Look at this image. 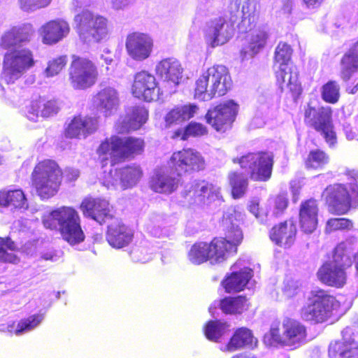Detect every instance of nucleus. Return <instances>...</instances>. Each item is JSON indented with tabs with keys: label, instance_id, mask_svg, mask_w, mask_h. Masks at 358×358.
I'll list each match as a JSON object with an SVG mask.
<instances>
[{
	"label": "nucleus",
	"instance_id": "1",
	"mask_svg": "<svg viewBox=\"0 0 358 358\" xmlns=\"http://www.w3.org/2000/svg\"><path fill=\"white\" fill-rule=\"evenodd\" d=\"M34 34L30 24L13 26L4 31L0 38V48L7 50L3 59L2 79L6 84H12L35 64L33 51L22 45L29 43Z\"/></svg>",
	"mask_w": 358,
	"mask_h": 358
},
{
	"label": "nucleus",
	"instance_id": "2",
	"mask_svg": "<svg viewBox=\"0 0 358 358\" xmlns=\"http://www.w3.org/2000/svg\"><path fill=\"white\" fill-rule=\"evenodd\" d=\"M80 172L75 169L65 170L64 177L67 182L76 181ZM64 171L59 164L53 159H44L38 162L31 173V187L41 200H48L55 196L61 187Z\"/></svg>",
	"mask_w": 358,
	"mask_h": 358
},
{
	"label": "nucleus",
	"instance_id": "3",
	"mask_svg": "<svg viewBox=\"0 0 358 358\" xmlns=\"http://www.w3.org/2000/svg\"><path fill=\"white\" fill-rule=\"evenodd\" d=\"M145 147L142 138L112 135L101 141L97 147V162L101 168L115 166L142 155Z\"/></svg>",
	"mask_w": 358,
	"mask_h": 358
},
{
	"label": "nucleus",
	"instance_id": "4",
	"mask_svg": "<svg viewBox=\"0 0 358 358\" xmlns=\"http://www.w3.org/2000/svg\"><path fill=\"white\" fill-rule=\"evenodd\" d=\"M42 222L45 229L58 231L62 238L71 245L79 244L85 238L80 216L73 207L57 208L45 215Z\"/></svg>",
	"mask_w": 358,
	"mask_h": 358
},
{
	"label": "nucleus",
	"instance_id": "5",
	"mask_svg": "<svg viewBox=\"0 0 358 358\" xmlns=\"http://www.w3.org/2000/svg\"><path fill=\"white\" fill-rule=\"evenodd\" d=\"M227 69L222 65L209 68L196 80L195 97L203 101L212 99L216 94L222 96L231 87Z\"/></svg>",
	"mask_w": 358,
	"mask_h": 358
},
{
	"label": "nucleus",
	"instance_id": "6",
	"mask_svg": "<svg viewBox=\"0 0 358 358\" xmlns=\"http://www.w3.org/2000/svg\"><path fill=\"white\" fill-rule=\"evenodd\" d=\"M306 336V328L303 324L287 317L279 324H273L264 341L269 345L277 343L296 348L305 343Z\"/></svg>",
	"mask_w": 358,
	"mask_h": 358
},
{
	"label": "nucleus",
	"instance_id": "7",
	"mask_svg": "<svg viewBox=\"0 0 358 358\" xmlns=\"http://www.w3.org/2000/svg\"><path fill=\"white\" fill-rule=\"evenodd\" d=\"M339 306V302L334 296L324 289H315L310 292L306 305L301 309V315L306 321L322 323L330 317L331 312Z\"/></svg>",
	"mask_w": 358,
	"mask_h": 358
},
{
	"label": "nucleus",
	"instance_id": "8",
	"mask_svg": "<svg viewBox=\"0 0 358 358\" xmlns=\"http://www.w3.org/2000/svg\"><path fill=\"white\" fill-rule=\"evenodd\" d=\"M71 58L67 75L72 88L85 90L93 87L99 78L96 64L87 57L72 55Z\"/></svg>",
	"mask_w": 358,
	"mask_h": 358
},
{
	"label": "nucleus",
	"instance_id": "9",
	"mask_svg": "<svg viewBox=\"0 0 358 358\" xmlns=\"http://www.w3.org/2000/svg\"><path fill=\"white\" fill-rule=\"evenodd\" d=\"M75 29L85 40L99 42L105 38L109 32V23L106 17L95 15L90 10H83L75 15Z\"/></svg>",
	"mask_w": 358,
	"mask_h": 358
},
{
	"label": "nucleus",
	"instance_id": "10",
	"mask_svg": "<svg viewBox=\"0 0 358 358\" xmlns=\"http://www.w3.org/2000/svg\"><path fill=\"white\" fill-rule=\"evenodd\" d=\"M182 194L189 203L198 206L224 201L221 187L206 180L196 179L187 183Z\"/></svg>",
	"mask_w": 358,
	"mask_h": 358
},
{
	"label": "nucleus",
	"instance_id": "11",
	"mask_svg": "<svg viewBox=\"0 0 358 358\" xmlns=\"http://www.w3.org/2000/svg\"><path fill=\"white\" fill-rule=\"evenodd\" d=\"M273 155L268 152H250L241 158H234V163L240 164L255 181H266L270 178L273 168Z\"/></svg>",
	"mask_w": 358,
	"mask_h": 358
},
{
	"label": "nucleus",
	"instance_id": "12",
	"mask_svg": "<svg viewBox=\"0 0 358 358\" xmlns=\"http://www.w3.org/2000/svg\"><path fill=\"white\" fill-rule=\"evenodd\" d=\"M332 110L330 107L314 108L310 105L305 110V122L319 132L329 147L336 143L337 138L331 120Z\"/></svg>",
	"mask_w": 358,
	"mask_h": 358
},
{
	"label": "nucleus",
	"instance_id": "13",
	"mask_svg": "<svg viewBox=\"0 0 358 358\" xmlns=\"http://www.w3.org/2000/svg\"><path fill=\"white\" fill-rule=\"evenodd\" d=\"M351 192L340 184L328 186L322 194V197L332 213L338 215L346 213L350 208L351 201L358 202V185L351 184Z\"/></svg>",
	"mask_w": 358,
	"mask_h": 358
},
{
	"label": "nucleus",
	"instance_id": "14",
	"mask_svg": "<svg viewBox=\"0 0 358 358\" xmlns=\"http://www.w3.org/2000/svg\"><path fill=\"white\" fill-rule=\"evenodd\" d=\"M131 94L140 101L152 102L160 99L162 92L155 75L148 71L141 70L134 75Z\"/></svg>",
	"mask_w": 358,
	"mask_h": 358
},
{
	"label": "nucleus",
	"instance_id": "15",
	"mask_svg": "<svg viewBox=\"0 0 358 358\" xmlns=\"http://www.w3.org/2000/svg\"><path fill=\"white\" fill-rule=\"evenodd\" d=\"M259 7V3L255 0H231L228 6L229 20L236 22L241 15L239 28L246 31L257 22Z\"/></svg>",
	"mask_w": 358,
	"mask_h": 358
},
{
	"label": "nucleus",
	"instance_id": "16",
	"mask_svg": "<svg viewBox=\"0 0 358 358\" xmlns=\"http://www.w3.org/2000/svg\"><path fill=\"white\" fill-rule=\"evenodd\" d=\"M238 111V105L233 100H229L209 109L205 119L216 131H225L234 122Z\"/></svg>",
	"mask_w": 358,
	"mask_h": 358
},
{
	"label": "nucleus",
	"instance_id": "17",
	"mask_svg": "<svg viewBox=\"0 0 358 358\" xmlns=\"http://www.w3.org/2000/svg\"><path fill=\"white\" fill-rule=\"evenodd\" d=\"M143 171L139 165H125L120 168L111 169L103 178V184L107 187L119 185L121 189L132 188L140 181Z\"/></svg>",
	"mask_w": 358,
	"mask_h": 358
},
{
	"label": "nucleus",
	"instance_id": "18",
	"mask_svg": "<svg viewBox=\"0 0 358 358\" xmlns=\"http://www.w3.org/2000/svg\"><path fill=\"white\" fill-rule=\"evenodd\" d=\"M232 21L224 18H217L210 21L206 26L205 36L206 41L212 47L222 45L227 43L234 34Z\"/></svg>",
	"mask_w": 358,
	"mask_h": 358
},
{
	"label": "nucleus",
	"instance_id": "19",
	"mask_svg": "<svg viewBox=\"0 0 358 358\" xmlns=\"http://www.w3.org/2000/svg\"><path fill=\"white\" fill-rule=\"evenodd\" d=\"M80 208L85 216L93 219L100 224H106L116 215L110 208L108 202L99 198L84 199Z\"/></svg>",
	"mask_w": 358,
	"mask_h": 358
},
{
	"label": "nucleus",
	"instance_id": "20",
	"mask_svg": "<svg viewBox=\"0 0 358 358\" xmlns=\"http://www.w3.org/2000/svg\"><path fill=\"white\" fill-rule=\"evenodd\" d=\"M106 224H107L106 238L112 248L122 249L131 243L134 238L133 233L117 215Z\"/></svg>",
	"mask_w": 358,
	"mask_h": 358
},
{
	"label": "nucleus",
	"instance_id": "21",
	"mask_svg": "<svg viewBox=\"0 0 358 358\" xmlns=\"http://www.w3.org/2000/svg\"><path fill=\"white\" fill-rule=\"evenodd\" d=\"M99 127L98 118L78 114L74 115L64 129V136L68 138H86L94 133Z\"/></svg>",
	"mask_w": 358,
	"mask_h": 358
},
{
	"label": "nucleus",
	"instance_id": "22",
	"mask_svg": "<svg viewBox=\"0 0 358 358\" xmlns=\"http://www.w3.org/2000/svg\"><path fill=\"white\" fill-rule=\"evenodd\" d=\"M60 109V103L57 99L38 96L31 99L26 106L25 115L30 120L36 121L39 116L43 118L55 116Z\"/></svg>",
	"mask_w": 358,
	"mask_h": 358
},
{
	"label": "nucleus",
	"instance_id": "23",
	"mask_svg": "<svg viewBox=\"0 0 358 358\" xmlns=\"http://www.w3.org/2000/svg\"><path fill=\"white\" fill-rule=\"evenodd\" d=\"M125 46L128 55L133 59L143 61L150 57L153 42L148 35L134 32L127 36Z\"/></svg>",
	"mask_w": 358,
	"mask_h": 358
},
{
	"label": "nucleus",
	"instance_id": "24",
	"mask_svg": "<svg viewBox=\"0 0 358 358\" xmlns=\"http://www.w3.org/2000/svg\"><path fill=\"white\" fill-rule=\"evenodd\" d=\"M70 31L69 24L60 19L52 20L41 26L39 34L42 43L52 45L65 38Z\"/></svg>",
	"mask_w": 358,
	"mask_h": 358
},
{
	"label": "nucleus",
	"instance_id": "25",
	"mask_svg": "<svg viewBox=\"0 0 358 358\" xmlns=\"http://www.w3.org/2000/svg\"><path fill=\"white\" fill-rule=\"evenodd\" d=\"M347 268L332 261L324 263L317 271L318 279L324 284L331 287H342L346 283Z\"/></svg>",
	"mask_w": 358,
	"mask_h": 358
},
{
	"label": "nucleus",
	"instance_id": "26",
	"mask_svg": "<svg viewBox=\"0 0 358 358\" xmlns=\"http://www.w3.org/2000/svg\"><path fill=\"white\" fill-rule=\"evenodd\" d=\"M93 104L105 116L113 114L120 105V96L117 90L106 87L99 90L92 98Z\"/></svg>",
	"mask_w": 358,
	"mask_h": 358
},
{
	"label": "nucleus",
	"instance_id": "27",
	"mask_svg": "<svg viewBox=\"0 0 358 358\" xmlns=\"http://www.w3.org/2000/svg\"><path fill=\"white\" fill-rule=\"evenodd\" d=\"M268 38L267 31L263 29H256L248 34L245 43L241 50L242 59L252 58L263 50Z\"/></svg>",
	"mask_w": 358,
	"mask_h": 358
},
{
	"label": "nucleus",
	"instance_id": "28",
	"mask_svg": "<svg viewBox=\"0 0 358 358\" xmlns=\"http://www.w3.org/2000/svg\"><path fill=\"white\" fill-rule=\"evenodd\" d=\"M349 329H345L341 341L331 342L329 347V358H358V344L352 338H346Z\"/></svg>",
	"mask_w": 358,
	"mask_h": 358
},
{
	"label": "nucleus",
	"instance_id": "29",
	"mask_svg": "<svg viewBox=\"0 0 358 358\" xmlns=\"http://www.w3.org/2000/svg\"><path fill=\"white\" fill-rule=\"evenodd\" d=\"M296 234V224L292 220H287L273 227L270 231V238L276 245L287 248L294 243Z\"/></svg>",
	"mask_w": 358,
	"mask_h": 358
},
{
	"label": "nucleus",
	"instance_id": "30",
	"mask_svg": "<svg viewBox=\"0 0 358 358\" xmlns=\"http://www.w3.org/2000/svg\"><path fill=\"white\" fill-rule=\"evenodd\" d=\"M318 205L315 199H308L301 204L300 224L302 230L308 234L313 232L317 225Z\"/></svg>",
	"mask_w": 358,
	"mask_h": 358
},
{
	"label": "nucleus",
	"instance_id": "31",
	"mask_svg": "<svg viewBox=\"0 0 358 358\" xmlns=\"http://www.w3.org/2000/svg\"><path fill=\"white\" fill-rule=\"evenodd\" d=\"M148 112L145 107L134 106L126 109L122 122L124 131L130 132L139 129L147 121Z\"/></svg>",
	"mask_w": 358,
	"mask_h": 358
},
{
	"label": "nucleus",
	"instance_id": "32",
	"mask_svg": "<svg viewBox=\"0 0 358 358\" xmlns=\"http://www.w3.org/2000/svg\"><path fill=\"white\" fill-rule=\"evenodd\" d=\"M205 159L199 152L187 148L180 151V172L192 173L204 170Z\"/></svg>",
	"mask_w": 358,
	"mask_h": 358
},
{
	"label": "nucleus",
	"instance_id": "33",
	"mask_svg": "<svg viewBox=\"0 0 358 358\" xmlns=\"http://www.w3.org/2000/svg\"><path fill=\"white\" fill-rule=\"evenodd\" d=\"M275 69L277 81L282 90L287 88L292 92L296 94L300 92L298 72L295 67L292 65H285Z\"/></svg>",
	"mask_w": 358,
	"mask_h": 358
},
{
	"label": "nucleus",
	"instance_id": "34",
	"mask_svg": "<svg viewBox=\"0 0 358 358\" xmlns=\"http://www.w3.org/2000/svg\"><path fill=\"white\" fill-rule=\"evenodd\" d=\"M257 340L254 338L252 331L246 327H241L236 330L229 342L225 345L224 351L234 352L245 346L256 345Z\"/></svg>",
	"mask_w": 358,
	"mask_h": 358
},
{
	"label": "nucleus",
	"instance_id": "35",
	"mask_svg": "<svg viewBox=\"0 0 358 358\" xmlns=\"http://www.w3.org/2000/svg\"><path fill=\"white\" fill-rule=\"evenodd\" d=\"M0 206L24 210L29 208L26 195L21 189L0 190Z\"/></svg>",
	"mask_w": 358,
	"mask_h": 358
},
{
	"label": "nucleus",
	"instance_id": "36",
	"mask_svg": "<svg viewBox=\"0 0 358 358\" xmlns=\"http://www.w3.org/2000/svg\"><path fill=\"white\" fill-rule=\"evenodd\" d=\"M234 214L227 213L224 215L222 224L226 228L225 238L222 239L226 241L230 245V248L234 252H236L237 246L241 243L243 235L239 227L234 222Z\"/></svg>",
	"mask_w": 358,
	"mask_h": 358
},
{
	"label": "nucleus",
	"instance_id": "37",
	"mask_svg": "<svg viewBox=\"0 0 358 358\" xmlns=\"http://www.w3.org/2000/svg\"><path fill=\"white\" fill-rule=\"evenodd\" d=\"M252 276V271L245 267L238 272L233 271L231 275L222 282V285L227 292H240L243 289Z\"/></svg>",
	"mask_w": 358,
	"mask_h": 358
},
{
	"label": "nucleus",
	"instance_id": "38",
	"mask_svg": "<svg viewBox=\"0 0 358 358\" xmlns=\"http://www.w3.org/2000/svg\"><path fill=\"white\" fill-rule=\"evenodd\" d=\"M157 72L168 83H173L175 86L179 83V62L177 59L167 58L162 60L156 67Z\"/></svg>",
	"mask_w": 358,
	"mask_h": 358
},
{
	"label": "nucleus",
	"instance_id": "39",
	"mask_svg": "<svg viewBox=\"0 0 358 358\" xmlns=\"http://www.w3.org/2000/svg\"><path fill=\"white\" fill-rule=\"evenodd\" d=\"M226 241L222 238H215L210 243L209 246V260L211 263H220L224 262L228 257L230 253H234L233 249L230 248V245Z\"/></svg>",
	"mask_w": 358,
	"mask_h": 358
},
{
	"label": "nucleus",
	"instance_id": "40",
	"mask_svg": "<svg viewBox=\"0 0 358 358\" xmlns=\"http://www.w3.org/2000/svg\"><path fill=\"white\" fill-rule=\"evenodd\" d=\"M354 240L348 239L340 243L334 249L332 262L349 268L352 265V254L354 250Z\"/></svg>",
	"mask_w": 358,
	"mask_h": 358
},
{
	"label": "nucleus",
	"instance_id": "41",
	"mask_svg": "<svg viewBox=\"0 0 358 358\" xmlns=\"http://www.w3.org/2000/svg\"><path fill=\"white\" fill-rule=\"evenodd\" d=\"M150 187L155 192L169 194L177 189V182L172 177L157 173L150 178Z\"/></svg>",
	"mask_w": 358,
	"mask_h": 358
},
{
	"label": "nucleus",
	"instance_id": "42",
	"mask_svg": "<svg viewBox=\"0 0 358 358\" xmlns=\"http://www.w3.org/2000/svg\"><path fill=\"white\" fill-rule=\"evenodd\" d=\"M228 182L231 189V196L238 199L245 196L248 187V178L245 174L231 171L228 174Z\"/></svg>",
	"mask_w": 358,
	"mask_h": 358
},
{
	"label": "nucleus",
	"instance_id": "43",
	"mask_svg": "<svg viewBox=\"0 0 358 358\" xmlns=\"http://www.w3.org/2000/svg\"><path fill=\"white\" fill-rule=\"evenodd\" d=\"M249 304L245 297L225 298L220 301V308L227 314L241 313L248 309Z\"/></svg>",
	"mask_w": 358,
	"mask_h": 358
},
{
	"label": "nucleus",
	"instance_id": "44",
	"mask_svg": "<svg viewBox=\"0 0 358 358\" xmlns=\"http://www.w3.org/2000/svg\"><path fill=\"white\" fill-rule=\"evenodd\" d=\"M15 250V243L10 238L0 237V262L9 264L18 263L19 258L13 252Z\"/></svg>",
	"mask_w": 358,
	"mask_h": 358
},
{
	"label": "nucleus",
	"instance_id": "45",
	"mask_svg": "<svg viewBox=\"0 0 358 358\" xmlns=\"http://www.w3.org/2000/svg\"><path fill=\"white\" fill-rule=\"evenodd\" d=\"M209 246L206 242L194 243L188 252V258L190 262L196 264H200L209 259Z\"/></svg>",
	"mask_w": 358,
	"mask_h": 358
},
{
	"label": "nucleus",
	"instance_id": "46",
	"mask_svg": "<svg viewBox=\"0 0 358 358\" xmlns=\"http://www.w3.org/2000/svg\"><path fill=\"white\" fill-rule=\"evenodd\" d=\"M358 69V59L345 53L341 62V76L345 81L350 79Z\"/></svg>",
	"mask_w": 358,
	"mask_h": 358
},
{
	"label": "nucleus",
	"instance_id": "47",
	"mask_svg": "<svg viewBox=\"0 0 358 358\" xmlns=\"http://www.w3.org/2000/svg\"><path fill=\"white\" fill-rule=\"evenodd\" d=\"M292 50L291 47L285 43H280L275 48V64L274 67H280L285 65H291L289 64Z\"/></svg>",
	"mask_w": 358,
	"mask_h": 358
},
{
	"label": "nucleus",
	"instance_id": "48",
	"mask_svg": "<svg viewBox=\"0 0 358 358\" xmlns=\"http://www.w3.org/2000/svg\"><path fill=\"white\" fill-rule=\"evenodd\" d=\"M43 318L44 315L43 313H37L20 320L17 322L15 334L20 335L25 331H31L36 327Z\"/></svg>",
	"mask_w": 358,
	"mask_h": 358
},
{
	"label": "nucleus",
	"instance_id": "49",
	"mask_svg": "<svg viewBox=\"0 0 358 358\" xmlns=\"http://www.w3.org/2000/svg\"><path fill=\"white\" fill-rule=\"evenodd\" d=\"M328 155L321 150H314L310 152L306 161L307 168L320 169L329 162Z\"/></svg>",
	"mask_w": 358,
	"mask_h": 358
},
{
	"label": "nucleus",
	"instance_id": "50",
	"mask_svg": "<svg viewBox=\"0 0 358 358\" xmlns=\"http://www.w3.org/2000/svg\"><path fill=\"white\" fill-rule=\"evenodd\" d=\"M322 97L324 101L336 103L340 97V87L335 81H329L322 87Z\"/></svg>",
	"mask_w": 358,
	"mask_h": 358
},
{
	"label": "nucleus",
	"instance_id": "51",
	"mask_svg": "<svg viewBox=\"0 0 358 358\" xmlns=\"http://www.w3.org/2000/svg\"><path fill=\"white\" fill-rule=\"evenodd\" d=\"M52 0H17L19 8L26 13H31L48 7Z\"/></svg>",
	"mask_w": 358,
	"mask_h": 358
},
{
	"label": "nucleus",
	"instance_id": "52",
	"mask_svg": "<svg viewBox=\"0 0 358 358\" xmlns=\"http://www.w3.org/2000/svg\"><path fill=\"white\" fill-rule=\"evenodd\" d=\"M226 323L221 322H210L205 328V335L210 341H216L227 328Z\"/></svg>",
	"mask_w": 358,
	"mask_h": 358
},
{
	"label": "nucleus",
	"instance_id": "53",
	"mask_svg": "<svg viewBox=\"0 0 358 358\" xmlns=\"http://www.w3.org/2000/svg\"><path fill=\"white\" fill-rule=\"evenodd\" d=\"M67 62L66 55H60L49 61L45 69L47 76H55L59 74L66 66Z\"/></svg>",
	"mask_w": 358,
	"mask_h": 358
},
{
	"label": "nucleus",
	"instance_id": "54",
	"mask_svg": "<svg viewBox=\"0 0 358 358\" xmlns=\"http://www.w3.org/2000/svg\"><path fill=\"white\" fill-rule=\"evenodd\" d=\"M352 227V222L345 218H332L327 221L326 231L330 233L333 231L350 229Z\"/></svg>",
	"mask_w": 358,
	"mask_h": 358
},
{
	"label": "nucleus",
	"instance_id": "55",
	"mask_svg": "<svg viewBox=\"0 0 358 358\" xmlns=\"http://www.w3.org/2000/svg\"><path fill=\"white\" fill-rule=\"evenodd\" d=\"M207 134L205 126L197 122H191L185 128L182 139L186 140L189 137H197Z\"/></svg>",
	"mask_w": 358,
	"mask_h": 358
},
{
	"label": "nucleus",
	"instance_id": "56",
	"mask_svg": "<svg viewBox=\"0 0 358 358\" xmlns=\"http://www.w3.org/2000/svg\"><path fill=\"white\" fill-rule=\"evenodd\" d=\"M166 128H171L178 124L179 122V109L174 108L169 110L165 116Z\"/></svg>",
	"mask_w": 358,
	"mask_h": 358
},
{
	"label": "nucleus",
	"instance_id": "57",
	"mask_svg": "<svg viewBox=\"0 0 358 358\" xmlns=\"http://www.w3.org/2000/svg\"><path fill=\"white\" fill-rule=\"evenodd\" d=\"M199 107L194 103L184 105L180 108V118L189 120L198 113Z\"/></svg>",
	"mask_w": 358,
	"mask_h": 358
},
{
	"label": "nucleus",
	"instance_id": "58",
	"mask_svg": "<svg viewBox=\"0 0 358 358\" xmlns=\"http://www.w3.org/2000/svg\"><path fill=\"white\" fill-rule=\"evenodd\" d=\"M273 213L278 215L282 213L287 207L288 199L285 195H278L273 200Z\"/></svg>",
	"mask_w": 358,
	"mask_h": 358
},
{
	"label": "nucleus",
	"instance_id": "59",
	"mask_svg": "<svg viewBox=\"0 0 358 358\" xmlns=\"http://www.w3.org/2000/svg\"><path fill=\"white\" fill-rule=\"evenodd\" d=\"M248 210L255 215V217L260 220L263 221L264 217H266L267 213L264 212L259 208V203L257 200H252L248 205Z\"/></svg>",
	"mask_w": 358,
	"mask_h": 358
},
{
	"label": "nucleus",
	"instance_id": "60",
	"mask_svg": "<svg viewBox=\"0 0 358 358\" xmlns=\"http://www.w3.org/2000/svg\"><path fill=\"white\" fill-rule=\"evenodd\" d=\"M282 292L285 296L291 298L297 294L298 286L294 281H287L285 283Z\"/></svg>",
	"mask_w": 358,
	"mask_h": 358
},
{
	"label": "nucleus",
	"instance_id": "61",
	"mask_svg": "<svg viewBox=\"0 0 358 358\" xmlns=\"http://www.w3.org/2000/svg\"><path fill=\"white\" fill-rule=\"evenodd\" d=\"M345 134L347 139L350 141L353 140L356 136L355 132L349 127H345Z\"/></svg>",
	"mask_w": 358,
	"mask_h": 358
},
{
	"label": "nucleus",
	"instance_id": "62",
	"mask_svg": "<svg viewBox=\"0 0 358 358\" xmlns=\"http://www.w3.org/2000/svg\"><path fill=\"white\" fill-rule=\"evenodd\" d=\"M55 257V255L53 252L49 251L45 252L41 254V258L45 261H52L53 258Z\"/></svg>",
	"mask_w": 358,
	"mask_h": 358
},
{
	"label": "nucleus",
	"instance_id": "63",
	"mask_svg": "<svg viewBox=\"0 0 358 358\" xmlns=\"http://www.w3.org/2000/svg\"><path fill=\"white\" fill-rule=\"evenodd\" d=\"M308 7H315L320 5L324 0H303Z\"/></svg>",
	"mask_w": 358,
	"mask_h": 358
},
{
	"label": "nucleus",
	"instance_id": "64",
	"mask_svg": "<svg viewBox=\"0 0 358 358\" xmlns=\"http://www.w3.org/2000/svg\"><path fill=\"white\" fill-rule=\"evenodd\" d=\"M347 53L358 59V42Z\"/></svg>",
	"mask_w": 358,
	"mask_h": 358
}]
</instances>
